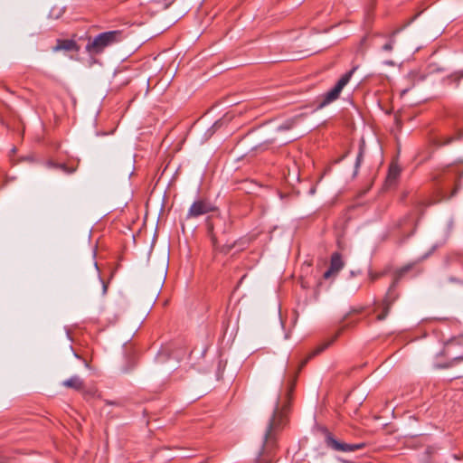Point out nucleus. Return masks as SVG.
I'll return each instance as SVG.
<instances>
[{"instance_id":"obj_22","label":"nucleus","mask_w":463,"mask_h":463,"mask_svg":"<svg viewBox=\"0 0 463 463\" xmlns=\"http://www.w3.org/2000/svg\"><path fill=\"white\" fill-rule=\"evenodd\" d=\"M454 77L456 78V80H459L461 78H463V71L455 73Z\"/></svg>"},{"instance_id":"obj_25","label":"nucleus","mask_w":463,"mask_h":463,"mask_svg":"<svg viewBox=\"0 0 463 463\" xmlns=\"http://www.w3.org/2000/svg\"><path fill=\"white\" fill-rule=\"evenodd\" d=\"M266 463H271V462H270V461H269V462H266Z\"/></svg>"},{"instance_id":"obj_8","label":"nucleus","mask_w":463,"mask_h":463,"mask_svg":"<svg viewBox=\"0 0 463 463\" xmlns=\"http://www.w3.org/2000/svg\"><path fill=\"white\" fill-rule=\"evenodd\" d=\"M215 207L206 199H199L194 201L190 206L186 218H198L202 215L207 214L211 212H213Z\"/></svg>"},{"instance_id":"obj_3","label":"nucleus","mask_w":463,"mask_h":463,"mask_svg":"<svg viewBox=\"0 0 463 463\" xmlns=\"http://www.w3.org/2000/svg\"><path fill=\"white\" fill-rule=\"evenodd\" d=\"M440 355L450 359L445 367L452 366L456 362L463 361V335L454 336L446 341Z\"/></svg>"},{"instance_id":"obj_10","label":"nucleus","mask_w":463,"mask_h":463,"mask_svg":"<svg viewBox=\"0 0 463 463\" xmlns=\"http://www.w3.org/2000/svg\"><path fill=\"white\" fill-rule=\"evenodd\" d=\"M53 52L59 51H79V47L73 40H57L56 45L52 48Z\"/></svg>"},{"instance_id":"obj_24","label":"nucleus","mask_w":463,"mask_h":463,"mask_svg":"<svg viewBox=\"0 0 463 463\" xmlns=\"http://www.w3.org/2000/svg\"><path fill=\"white\" fill-rule=\"evenodd\" d=\"M95 266V272L98 273V267H97V264L94 265Z\"/></svg>"},{"instance_id":"obj_5","label":"nucleus","mask_w":463,"mask_h":463,"mask_svg":"<svg viewBox=\"0 0 463 463\" xmlns=\"http://www.w3.org/2000/svg\"><path fill=\"white\" fill-rule=\"evenodd\" d=\"M285 409L286 405L280 408L279 402H277L276 408L265 433V443L271 442L275 433L286 424Z\"/></svg>"},{"instance_id":"obj_19","label":"nucleus","mask_w":463,"mask_h":463,"mask_svg":"<svg viewBox=\"0 0 463 463\" xmlns=\"http://www.w3.org/2000/svg\"><path fill=\"white\" fill-rule=\"evenodd\" d=\"M52 165V164H51ZM53 166L62 170L65 173H72L74 169L68 168L64 164L53 165Z\"/></svg>"},{"instance_id":"obj_18","label":"nucleus","mask_w":463,"mask_h":463,"mask_svg":"<svg viewBox=\"0 0 463 463\" xmlns=\"http://www.w3.org/2000/svg\"><path fill=\"white\" fill-rule=\"evenodd\" d=\"M295 124V119H289L279 127V130H288L292 128Z\"/></svg>"},{"instance_id":"obj_15","label":"nucleus","mask_w":463,"mask_h":463,"mask_svg":"<svg viewBox=\"0 0 463 463\" xmlns=\"http://www.w3.org/2000/svg\"><path fill=\"white\" fill-rule=\"evenodd\" d=\"M453 140L452 137H435L432 139V142L436 144L438 146L449 145Z\"/></svg>"},{"instance_id":"obj_1","label":"nucleus","mask_w":463,"mask_h":463,"mask_svg":"<svg viewBox=\"0 0 463 463\" xmlns=\"http://www.w3.org/2000/svg\"><path fill=\"white\" fill-rule=\"evenodd\" d=\"M123 39L124 34L120 30L101 33L93 39L89 40L86 45V52L90 55H99L102 53L106 48L120 43Z\"/></svg>"},{"instance_id":"obj_2","label":"nucleus","mask_w":463,"mask_h":463,"mask_svg":"<svg viewBox=\"0 0 463 463\" xmlns=\"http://www.w3.org/2000/svg\"><path fill=\"white\" fill-rule=\"evenodd\" d=\"M231 229V224L226 222L222 217H215L214 219L207 220V230L208 234L211 238L212 243L215 249H219L222 251H229L232 245H222L220 243L223 241L221 236L225 235Z\"/></svg>"},{"instance_id":"obj_16","label":"nucleus","mask_w":463,"mask_h":463,"mask_svg":"<svg viewBox=\"0 0 463 463\" xmlns=\"http://www.w3.org/2000/svg\"><path fill=\"white\" fill-rule=\"evenodd\" d=\"M413 264H408L401 268L396 273V280L400 279L405 273L411 269Z\"/></svg>"},{"instance_id":"obj_11","label":"nucleus","mask_w":463,"mask_h":463,"mask_svg":"<svg viewBox=\"0 0 463 463\" xmlns=\"http://www.w3.org/2000/svg\"><path fill=\"white\" fill-rule=\"evenodd\" d=\"M401 174V168L396 164H392L389 167L385 184L388 186L393 185L398 180Z\"/></svg>"},{"instance_id":"obj_6","label":"nucleus","mask_w":463,"mask_h":463,"mask_svg":"<svg viewBox=\"0 0 463 463\" xmlns=\"http://www.w3.org/2000/svg\"><path fill=\"white\" fill-rule=\"evenodd\" d=\"M395 284L394 281L389 288L382 304L375 308L376 318L379 321L384 320L389 314V310L391 308L392 304L397 299L398 294L395 291Z\"/></svg>"},{"instance_id":"obj_23","label":"nucleus","mask_w":463,"mask_h":463,"mask_svg":"<svg viewBox=\"0 0 463 463\" xmlns=\"http://www.w3.org/2000/svg\"><path fill=\"white\" fill-rule=\"evenodd\" d=\"M292 389H293V385L290 386V388L288 390V395H289V393L292 392Z\"/></svg>"},{"instance_id":"obj_12","label":"nucleus","mask_w":463,"mask_h":463,"mask_svg":"<svg viewBox=\"0 0 463 463\" xmlns=\"http://www.w3.org/2000/svg\"><path fill=\"white\" fill-rule=\"evenodd\" d=\"M62 385L66 388H71L76 391H80L83 388V381L78 375H74L62 383Z\"/></svg>"},{"instance_id":"obj_20","label":"nucleus","mask_w":463,"mask_h":463,"mask_svg":"<svg viewBox=\"0 0 463 463\" xmlns=\"http://www.w3.org/2000/svg\"><path fill=\"white\" fill-rule=\"evenodd\" d=\"M363 156H364V150L363 148L361 147L360 148V151H359V154L357 156V158H356V162H355V167L358 168L362 160H363Z\"/></svg>"},{"instance_id":"obj_9","label":"nucleus","mask_w":463,"mask_h":463,"mask_svg":"<svg viewBox=\"0 0 463 463\" xmlns=\"http://www.w3.org/2000/svg\"><path fill=\"white\" fill-rule=\"evenodd\" d=\"M344 267V261L342 260V257L338 252L333 253L331 256L330 267L328 270L324 273V278L326 279H329L331 275L336 274L339 272Z\"/></svg>"},{"instance_id":"obj_14","label":"nucleus","mask_w":463,"mask_h":463,"mask_svg":"<svg viewBox=\"0 0 463 463\" xmlns=\"http://www.w3.org/2000/svg\"><path fill=\"white\" fill-rule=\"evenodd\" d=\"M398 33V31H393L391 34H390V38H389V41L388 43H386L384 45H383L382 49L384 51V52H391L392 51L393 49V45L395 43V35L396 33Z\"/></svg>"},{"instance_id":"obj_21","label":"nucleus","mask_w":463,"mask_h":463,"mask_svg":"<svg viewBox=\"0 0 463 463\" xmlns=\"http://www.w3.org/2000/svg\"><path fill=\"white\" fill-rule=\"evenodd\" d=\"M99 281H100V283L102 285V292H101V294L105 295L106 292H107V285L105 284V282L103 280L99 279Z\"/></svg>"},{"instance_id":"obj_13","label":"nucleus","mask_w":463,"mask_h":463,"mask_svg":"<svg viewBox=\"0 0 463 463\" xmlns=\"http://www.w3.org/2000/svg\"><path fill=\"white\" fill-rule=\"evenodd\" d=\"M338 335H335L331 340L326 342V343H323L321 345H319L315 350H313L307 356V360L303 362V364L304 365L307 360L313 358L314 356H316L317 354L322 353L324 350H326L335 340V338L337 337Z\"/></svg>"},{"instance_id":"obj_7","label":"nucleus","mask_w":463,"mask_h":463,"mask_svg":"<svg viewBox=\"0 0 463 463\" xmlns=\"http://www.w3.org/2000/svg\"><path fill=\"white\" fill-rule=\"evenodd\" d=\"M325 441L328 448L341 452H354L356 450L363 449L365 447V444L363 442L351 444L338 440L330 433L326 434Z\"/></svg>"},{"instance_id":"obj_4","label":"nucleus","mask_w":463,"mask_h":463,"mask_svg":"<svg viewBox=\"0 0 463 463\" xmlns=\"http://www.w3.org/2000/svg\"><path fill=\"white\" fill-rule=\"evenodd\" d=\"M354 70L355 69H352L349 71L343 74L341 78L337 80L335 85L320 97V101L317 106V109H323L324 107L335 101L340 97L343 89L349 83L354 72Z\"/></svg>"},{"instance_id":"obj_17","label":"nucleus","mask_w":463,"mask_h":463,"mask_svg":"<svg viewBox=\"0 0 463 463\" xmlns=\"http://www.w3.org/2000/svg\"><path fill=\"white\" fill-rule=\"evenodd\" d=\"M460 189H461V184H460L459 180H458V181L455 183V185H454V187H453V189H452L451 193H450L449 195H445V197H446L447 199H450V198L454 197V196L458 194V192Z\"/></svg>"}]
</instances>
